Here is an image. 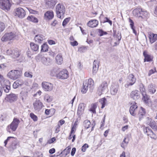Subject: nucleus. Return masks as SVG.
Returning <instances> with one entry per match:
<instances>
[{
  "mask_svg": "<svg viewBox=\"0 0 157 157\" xmlns=\"http://www.w3.org/2000/svg\"><path fill=\"white\" fill-rule=\"evenodd\" d=\"M44 100L48 102H50L52 101V97L50 96L48 94H46L44 97Z\"/></svg>",
  "mask_w": 157,
  "mask_h": 157,
  "instance_id": "44",
  "label": "nucleus"
},
{
  "mask_svg": "<svg viewBox=\"0 0 157 157\" xmlns=\"http://www.w3.org/2000/svg\"><path fill=\"white\" fill-rule=\"evenodd\" d=\"M136 104L135 102L131 103V105L130 108L129 112L132 116H135L137 113L138 107Z\"/></svg>",
  "mask_w": 157,
  "mask_h": 157,
  "instance_id": "12",
  "label": "nucleus"
},
{
  "mask_svg": "<svg viewBox=\"0 0 157 157\" xmlns=\"http://www.w3.org/2000/svg\"><path fill=\"white\" fill-rule=\"evenodd\" d=\"M9 101L10 102L16 101L17 98V96L15 94L12 93L8 95L7 96Z\"/></svg>",
  "mask_w": 157,
  "mask_h": 157,
  "instance_id": "28",
  "label": "nucleus"
},
{
  "mask_svg": "<svg viewBox=\"0 0 157 157\" xmlns=\"http://www.w3.org/2000/svg\"><path fill=\"white\" fill-rule=\"evenodd\" d=\"M142 100H144L146 104L149 105L151 103V101L148 96L146 94L144 95H142Z\"/></svg>",
  "mask_w": 157,
  "mask_h": 157,
  "instance_id": "32",
  "label": "nucleus"
},
{
  "mask_svg": "<svg viewBox=\"0 0 157 157\" xmlns=\"http://www.w3.org/2000/svg\"><path fill=\"white\" fill-rule=\"evenodd\" d=\"M57 69L56 68H53L51 71L50 75L52 76H57Z\"/></svg>",
  "mask_w": 157,
  "mask_h": 157,
  "instance_id": "43",
  "label": "nucleus"
},
{
  "mask_svg": "<svg viewBox=\"0 0 157 157\" xmlns=\"http://www.w3.org/2000/svg\"><path fill=\"white\" fill-rule=\"evenodd\" d=\"M105 20H104L103 22H108L109 24L110 25H112V21L110 20L107 17H105Z\"/></svg>",
  "mask_w": 157,
  "mask_h": 157,
  "instance_id": "55",
  "label": "nucleus"
},
{
  "mask_svg": "<svg viewBox=\"0 0 157 157\" xmlns=\"http://www.w3.org/2000/svg\"><path fill=\"white\" fill-rule=\"evenodd\" d=\"M143 55L144 57V62L146 61L150 62L152 61L153 59L152 56L148 54L146 51H144L143 53Z\"/></svg>",
  "mask_w": 157,
  "mask_h": 157,
  "instance_id": "19",
  "label": "nucleus"
},
{
  "mask_svg": "<svg viewBox=\"0 0 157 157\" xmlns=\"http://www.w3.org/2000/svg\"><path fill=\"white\" fill-rule=\"evenodd\" d=\"M44 39V36L41 34H38L36 35L34 37V40L35 41L40 44L42 43V42Z\"/></svg>",
  "mask_w": 157,
  "mask_h": 157,
  "instance_id": "25",
  "label": "nucleus"
},
{
  "mask_svg": "<svg viewBox=\"0 0 157 157\" xmlns=\"http://www.w3.org/2000/svg\"><path fill=\"white\" fill-rule=\"evenodd\" d=\"M35 110H39L44 106L42 103L39 100H36L33 104Z\"/></svg>",
  "mask_w": 157,
  "mask_h": 157,
  "instance_id": "17",
  "label": "nucleus"
},
{
  "mask_svg": "<svg viewBox=\"0 0 157 157\" xmlns=\"http://www.w3.org/2000/svg\"><path fill=\"white\" fill-rule=\"evenodd\" d=\"M19 86V85H18V82L17 80L14 82L13 84V87L14 88H17Z\"/></svg>",
  "mask_w": 157,
  "mask_h": 157,
  "instance_id": "64",
  "label": "nucleus"
},
{
  "mask_svg": "<svg viewBox=\"0 0 157 157\" xmlns=\"http://www.w3.org/2000/svg\"><path fill=\"white\" fill-rule=\"evenodd\" d=\"M129 22L130 23V24L131 28L133 30V33H134L136 35V32L135 30V27H134V23L133 21L130 19H129Z\"/></svg>",
  "mask_w": 157,
  "mask_h": 157,
  "instance_id": "40",
  "label": "nucleus"
},
{
  "mask_svg": "<svg viewBox=\"0 0 157 157\" xmlns=\"http://www.w3.org/2000/svg\"><path fill=\"white\" fill-rule=\"evenodd\" d=\"M26 8L28 10L30 13L34 14H36L38 13V12L36 10H32V9L28 7H26Z\"/></svg>",
  "mask_w": 157,
  "mask_h": 157,
  "instance_id": "54",
  "label": "nucleus"
},
{
  "mask_svg": "<svg viewBox=\"0 0 157 157\" xmlns=\"http://www.w3.org/2000/svg\"><path fill=\"white\" fill-rule=\"evenodd\" d=\"M30 46L31 49L34 51H37L39 49V45L33 42L30 43Z\"/></svg>",
  "mask_w": 157,
  "mask_h": 157,
  "instance_id": "33",
  "label": "nucleus"
},
{
  "mask_svg": "<svg viewBox=\"0 0 157 157\" xmlns=\"http://www.w3.org/2000/svg\"><path fill=\"white\" fill-rule=\"evenodd\" d=\"M18 82V85L20 86H23V82L24 81H23L22 80H17Z\"/></svg>",
  "mask_w": 157,
  "mask_h": 157,
  "instance_id": "60",
  "label": "nucleus"
},
{
  "mask_svg": "<svg viewBox=\"0 0 157 157\" xmlns=\"http://www.w3.org/2000/svg\"><path fill=\"white\" fill-rule=\"evenodd\" d=\"M97 107V105L96 104H93L91 106V108L90 109V111H92L93 113H96L95 109Z\"/></svg>",
  "mask_w": 157,
  "mask_h": 157,
  "instance_id": "47",
  "label": "nucleus"
},
{
  "mask_svg": "<svg viewBox=\"0 0 157 157\" xmlns=\"http://www.w3.org/2000/svg\"><path fill=\"white\" fill-rule=\"evenodd\" d=\"M54 13L52 11H47L44 14V17L45 19L51 20L54 17Z\"/></svg>",
  "mask_w": 157,
  "mask_h": 157,
  "instance_id": "21",
  "label": "nucleus"
},
{
  "mask_svg": "<svg viewBox=\"0 0 157 157\" xmlns=\"http://www.w3.org/2000/svg\"><path fill=\"white\" fill-rule=\"evenodd\" d=\"M98 24V21L96 20H91L89 21L87 24L89 27L94 28L96 27Z\"/></svg>",
  "mask_w": 157,
  "mask_h": 157,
  "instance_id": "24",
  "label": "nucleus"
},
{
  "mask_svg": "<svg viewBox=\"0 0 157 157\" xmlns=\"http://www.w3.org/2000/svg\"><path fill=\"white\" fill-rule=\"evenodd\" d=\"M14 32H10L5 33L2 37L1 40L3 42H6L13 40L16 36Z\"/></svg>",
  "mask_w": 157,
  "mask_h": 157,
  "instance_id": "8",
  "label": "nucleus"
},
{
  "mask_svg": "<svg viewBox=\"0 0 157 157\" xmlns=\"http://www.w3.org/2000/svg\"><path fill=\"white\" fill-rule=\"evenodd\" d=\"M87 50L86 47L82 46L78 48V51L80 52H85Z\"/></svg>",
  "mask_w": 157,
  "mask_h": 157,
  "instance_id": "53",
  "label": "nucleus"
},
{
  "mask_svg": "<svg viewBox=\"0 0 157 157\" xmlns=\"http://www.w3.org/2000/svg\"><path fill=\"white\" fill-rule=\"evenodd\" d=\"M11 4L9 0H0V7L1 9L6 11L10 10Z\"/></svg>",
  "mask_w": 157,
  "mask_h": 157,
  "instance_id": "7",
  "label": "nucleus"
},
{
  "mask_svg": "<svg viewBox=\"0 0 157 157\" xmlns=\"http://www.w3.org/2000/svg\"><path fill=\"white\" fill-rule=\"evenodd\" d=\"M140 90L141 93L142 95H144L146 94L145 90L143 85L142 84H141L140 85Z\"/></svg>",
  "mask_w": 157,
  "mask_h": 157,
  "instance_id": "45",
  "label": "nucleus"
},
{
  "mask_svg": "<svg viewBox=\"0 0 157 157\" xmlns=\"http://www.w3.org/2000/svg\"><path fill=\"white\" fill-rule=\"evenodd\" d=\"M3 90L5 92L8 93L10 89V82L8 80H6L4 81V83H1Z\"/></svg>",
  "mask_w": 157,
  "mask_h": 157,
  "instance_id": "16",
  "label": "nucleus"
},
{
  "mask_svg": "<svg viewBox=\"0 0 157 157\" xmlns=\"http://www.w3.org/2000/svg\"><path fill=\"white\" fill-rule=\"evenodd\" d=\"M94 81L92 78L85 80L83 83L81 92L83 94L86 93L88 89L89 86L90 89L92 90L94 88Z\"/></svg>",
  "mask_w": 157,
  "mask_h": 157,
  "instance_id": "2",
  "label": "nucleus"
},
{
  "mask_svg": "<svg viewBox=\"0 0 157 157\" xmlns=\"http://www.w3.org/2000/svg\"><path fill=\"white\" fill-rule=\"evenodd\" d=\"M5 28V25L4 24L0 22V33L2 32L4 29Z\"/></svg>",
  "mask_w": 157,
  "mask_h": 157,
  "instance_id": "52",
  "label": "nucleus"
},
{
  "mask_svg": "<svg viewBox=\"0 0 157 157\" xmlns=\"http://www.w3.org/2000/svg\"><path fill=\"white\" fill-rule=\"evenodd\" d=\"M108 83L106 81L102 82L98 88V94L101 95V94L107 93L109 90L108 88Z\"/></svg>",
  "mask_w": 157,
  "mask_h": 157,
  "instance_id": "6",
  "label": "nucleus"
},
{
  "mask_svg": "<svg viewBox=\"0 0 157 157\" xmlns=\"http://www.w3.org/2000/svg\"><path fill=\"white\" fill-rule=\"evenodd\" d=\"M20 122V121L19 119L14 118L13 122L7 128V131L9 132H11V130L12 131H15Z\"/></svg>",
  "mask_w": 157,
  "mask_h": 157,
  "instance_id": "5",
  "label": "nucleus"
},
{
  "mask_svg": "<svg viewBox=\"0 0 157 157\" xmlns=\"http://www.w3.org/2000/svg\"><path fill=\"white\" fill-rule=\"evenodd\" d=\"M136 81V78L132 74L129 75L127 79V83L125 85V87H128L130 86L133 85Z\"/></svg>",
  "mask_w": 157,
  "mask_h": 157,
  "instance_id": "9",
  "label": "nucleus"
},
{
  "mask_svg": "<svg viewBox=\"0 0 157 157\" xmlns=\"http://www.w3.org/2000/svg\"><path fill=\"white\" fill-rule=\"evenodd\" d=\"M85 104L83 103H80L78 106L77 114L78 116H80L83 113L85 109Z\"/></svg>",
  "mask_w": 157,
  "mask_h": 157,
  "instance_id": "23",
  "label": "nucleus"
},
{
  "mask_svg": "<svg viewBox=\"0 0 157 157\" xmlns=\"http://www.w3.org/2000/svg\"><path fill=\"white\" fill-rule=\"evenodd\" d=\"M13 53L12 57L13 58H16L19 57L20 55L19 52L17 49L13 50Z\"/></svg>",
  "mask_w": 157,
  "mask_h": 157,
  "instance_id": "37",
  "label": "nucleus"
},
{
  "mask_svg": "<svg viewBox=\"0 0 157 157\" xmlns=\"http://www.w3.org/2000/svg\"><path fill=\"white\" fill-rule=\"evenodd\" d=\"M56 3V0H46V5L49 8L54 7Z\"/></svg>",
  "mask_w": 157,
  "mask_h": 157,
  "instance_id": "30",
  "label": "nucleus"
},
{
  "mask_svg": "<svg viewBox=\"0 0 157 157\" xmlns=\"http://www.w3.org/2000/svg\"><path fill=\"white\" fill-rule=\"evenodd\" d=\"M149 38L150 43L152 44L157 40V34L152 33H149Z\"/></svg>",
  "mask_w": 157,
  "mask_h": 157,
  "instance_id": "20",
  "label": "nucleus"
},
{
  "mask_svg": "<svg viewBox=\"0 0 157 157\" xmlns=\"http://www.w3.org/2000/svg\"><path fill=\"white\" fill-rule=\"evenodd\" d=\"M129 141V139L128 137H125L121 145V147L123 148H124L128 144Z\"/></svg>",
  "mask_w": 157,
  "mask_h": 157,
  "instance_id": "39",
  "label": "nucleus"
},
{
  "mask_svg": "<svg viewBox=\"0 0 157 157\" xmlns=\"http://www.w3.org/2000/svg\"><path fill=\"white\" fill-rule=\"evenodd\" d=\"M99 62L98 60H95L93 63V73L95 74L98 71L99 67Z\"/></svg>",
  "mask_w": 157,
  "mask_h": 157,
  "instance_id": "26",
  "label": "nucleus"
},
{
  "mask_svg": "<svg viewBox=\"0 0 157 157\" xmlns=\"http://www.w3.org/2000/svg\"><path fill=\"white\" fill-rule=\"evenodd\" d=\"M88 145L87 144H85L82 147V150L83 152H85L87 148L88 147Z\"/></svg>",
  "mask_w": 157,
  "mask_h": 157,
  "instance_id": "56",
  "label": "nucleus"
},
{
  "mask_svg": "<svg viewBox=\"0 0 157 157\" xmlns=\"http://www.w3.org/2000/svg\"><path fill=\"white\" fill-rule=\"evenodd\" d=\"M130 97L135 100H136L139 98L140 95L138 91L136 90L132 91L130 94Z\"/></svg>",
  "mask_w": 157,
  "mask_h": 157,
  "instance_id": "18",
  "label": "nucleus"
},
{
  "mask_svg": "<svg viewBox=\"0 0 157 157\" xmlns=\"http://www.w3.org/2000/svg\"><path fill=\"white\" fill-rule=\"evenodd\" d=\"M148 124L154 130L156 131L157 130V127L155 125V123L154 121H152L151 123L148 122Z\"/></svg>",
  "mask_w": 157,
  "mask_h": 157,
  "instance_id": "41",
  "label": "nucleus"
},
{
  "mask_svg": "<svg viewBox=\"0 0 157 157\" xmlns=\"http://www.w3.org/2000/svg\"><path fill=\"white\" fill-rule=\"evenodd\" d=\"M58 78L61 79H65L67 78L68 77V71L65 69L60 71L57 75Z\"/></svg>",
  "mask_w": 157,
  "mask_h": 157,
  "instance_id": "13",
  "label": "nucleus"
},
{
  "mask_svg": "<svg viewBox=\"0 0 157 157\" xmlns=\"http://www.w3.org/2000/svg\"><path fill=\"white\" fill-rule=\"evenodd\" d=\"M55 140L56 138L55 137H53L48 141L47 143L49 144H51L53 143Z\"/></svg>",
  "mask_w": 157,
  "mask_h": 157,
  "instance_id": "61",
  "label": "nucleus"
},
{
  "mask_svg": "<svg viewBox=\"0 0 157 157\" xmlns=\"http://www.w3.org/2000/svg\"><path fill=\"white\" fill-rule=\"evenodd\" d=\"M119 85L117 83H113L112 84L110 88L111 94L114 95L117 93Z\"/></svg>",
  "mask_w": 157,
  "mask_h": 157,
  "instance_id": "14",
  "label": "nucleus"
},
{
  "mask_svg": "<svg viewBox=\"0 0 157 157\" xmlns=\"http://www.w3.org/2000/svg\"><path fill=\"white\" fill-rule=\"evenodd\" d=\"M156 70L155 69H151L150 70L148 73V75L150 76L152 74L154 73L155 72Z\"/></svg>",
  "mask_w": 157,
  "mask_h": 157,
  "instance_id": "59",
  "label": "nucleus"
},
{
  "mask_svg": "<svg viewBox=\"0 0 157 157\" xmlns=\"http://www.w3.org/2000/svg\"><path fill=\"white\" fill-rule=\"evenodd\" d=\"M48 45L46 43H44L43 45L41 46V51L42 52H46L48 51Z\"/></svg>",
  "mask_w": 157,
  "mask_h": 157,
  "instance_id": "42",
  "label": "nucleus"
},
{
  "mask_svg": "<svg viewBox=\"0 0 157 157\" xmlns=\"http://www.w3.org/2000/svg\"><path fill=\"white\" fill-rule=\"evenodd\" d=\"M12 138H13V137L12 136L8 137L7 139L5 141L4 143L5 144V147H6V145L8 141L10 140V139H12Z\"/></svg>",
  "mask_w": 157,
  "mask_h": 157,
  "instance_id": "58",
  "label": "nucleus"
},
{
  "mask_svg": "<svg viewBox=\"0 0 157 157\" xmlns=\"http://www.w3.org/2000/svg\"><path fill=\"white\" fill-rule=\"evenodd\" d=\"M90 123L88 120H86L84 122V125L86 129H88L90 126Z\"/></svg>",
  "mask_w": 157,
  "mask_h": 157,
  "instance_id": "46",
  "label": "nucleus"
},
{
  "mask_svg": "<svg viewBox=\"0 0 157 157\" xmlns=\"http://www.w3.org/2000/svg\"><path fill=\"white\" fill-rule=\"evenodd\" d=\"M15 13L16 15L21 18H23L25 15V10L21 7L17 8L16 9Z\"/></svg>",
  "mask_w": 157,
  "mask_h": 157,
  "instance_id": "15",
  "label": "nucleus"
},
{
  "mask_svg": "<svg viewBox=\"0 0 157 157\" xmlns=\"http://www.w3.org/2000/svg\"><path fill=\"white\" fill-rule=\"evenodd\" d=\"M11 140V143L10 145L9 148L10 150H14L17 148V141L16 139L13 137Z\"/></svg>",
  "mask_w": 157,
  "mask_h": 157,
  "instance_id": "22",
  "label": "nucleus"
},
{
  "mask_svg": "<svg viewBox=\"0 0 157 157\" xmlns=\"http://www.w3.org/2000/svg\"><path fill=\"white\" fill-rule=\"evenodd\" d=\"M56 12L57 17L63 19L64 17L65 12V7L62 3L58 4L56 7Z\"/></svg>",
  "mask_w": 157,
  "mask_h": 157,
  "instance_id": "3",
  "label": "nucleus"
},
{
  "mask_svg": "<svg viewBox=\"0 0 157 157\" xmlns=\"http://www.w3.org/2000/svg\"><path fill=\"white\" fill-rule=\"evenodd\" d=\"M152 106L153 107H157V99L154 100L152 104Z\"/></svg>",
  "mask_w": 157,
  "mask_h": 157,
  "instance_id": "63",
  "label": "nucleus"
},
{
  "mask_svg": "<svg viewBox=\"0 0 157 157\" xmlns=\"http://www.w3.org/2000/svg\"><path fill=\"white\" fill-rule=\"evenodd\" d=\"M99 102L102 105L101 108L103 109L106 104L107 100L105 98H102L99 99Z\"/></svg>",
  "mask_w": 157,
  "mask_h": 157,
  "instance_id": "35",
  "label": "nucleus"
},
{
  "mask_svg": "<svg viewBox=\"0 0 157 157\" xmlns=\"http://www.w3.org/2000/svg\"><path fill=\"white\" fill-rule=\"evenodd\" d=\"M30 116L34 121H36L37 120V117L33 113H30Z\"/></svg>",
  "mask_w": 157,
  "mask_h": 157,
  "instance_id": "51",
  "label": "nucleus"
},
{
  "mask_svg": "<svg viewBox=\"0 0 157 157\" xmlns=\"http://www.w3.org/2000/svg\"><path fill=\"white\" fill-rule=\"evenodd\" d=\"M13 51V50L11 49H8L6 53L8 55H11L12 56Z\"/></svg>",
  "mask_w": 157,
  "mask_h": 157,
  "instance_id": "57",
  "label": "nucleus"
},
{
  "mask_svg": "<svg viewBox=\"0 0 157 157\" xmlns=\"http://www.w3.org/2000/svg\"><path fill=\"white\" fill-rule=\"evenodd\" d=\"M148 90L149 92L151 94H154L156 91L155 86L152 84H151L149 85L148 87Z\"/></svg>",
  "mask_w": 157,
  "mask_h": 157,
  "instance_id": "34",
  "label": "nucleus"
},
{
  "mask_svg": "<svg viewBox=\"0 0 157 157\" xmlns=\"http://www.w3.org/2000/svg\"><path fill=\"white\" fill-rule=\"evenodd\" d=\"M70 151L71 147H68L62 152L61 154H62L63 155H64L65 156H66L68 154L70 153Z\"/></svg>",
  "mask_w": 157,
  "mask_h": 157,
  "instance_id": "36",
  "label": "nucleus"
},
{
  "mask_svg": "<svg viewBox=\"0 0 157 157\" xmlns=\"http://www.w3.org/2000/svg\"><path fill=\"white\" fill-rule=\"evenodd\" d=\"M133 15L142 20H145L148 17L149 13L146 10L141 8H136L133 11Z\"/></svg>",
  "mask_w": 157,
  "mask_h": 157,
  "instance_id": "1",
  "label": "nucleus"
},
{
  "mask_svg": "<svg viewBox=\"0 0 157 157\" xmlns=\"http://www.w3.org/2000/svg\"><path fill=\"white\" fill-rule=\"evenodd\" d=\"M56 62L58 64H61L63 62L62 55L61 54H58L56 57Z\"/></svg>",
  "mask_w": 157,
  "mask_h": 157,
  "instance_id": "29",
  "label": "nucleus"
},
{
  "mask_svg": "<svg viewBox=\"0 0 157 157\" xmlns=\"http://www.w3.org/2000/svg\"><path fill=\"white\" fill-rule=\"evenodd\" d=\"M143 129L144 133L146 134L148 136H149L152 139H156V135L149 128L144 127Z\"/></svg>",
  "mask_w": 157,
  "mask_h": 157,
  "instance_id": "11",
  "label": "nucleus"
},
{
  "mask_svg": "<svg viewBox=\"0 0 157 157\" xmlns=\"http://www.w3.org/2000/svg\"><path fill=\"white\" fill-rule=\"evenodd\" d=\"M22 75L21 71L18 70H11L7 74V76L11 79L15 80L20 78Z\"/></svg>",
  "mask_w": 157,
  "mask_h": 157,
  "instance_id": "4",
  "label": "nucleus"
},
{
  "mask_svg": "<svg viewBox=\"0 0 157 157\" xmlns=\"http://www.w3.org/2000/svg\"><path fill=\"white\" fill-rule=\"evenodd\" d=\"M146 113L145 109L144 108L141 107L140 109L139 110L138 115L140 120L143 117Z\"/></svg>",
  "mask_w": 157,
  "mask_h": 157,
  "instance_id": "31",
  "label": "nucleus"
},
{
  "mask_svg": "<svg viewBox=\"0 0 157 157\" xmlns=\"http://www.w3.org/2000/svg\"><path fill=\"white\" fill-rule=\"evenodd\" d=\"M24 76L26 77L32 78L33 77L32 73L28 71L25 72L24 74Z\"/></svg>",
  "mask_w": 157,
  "mask_h": 157,
  "instance_id": "48",
  "label": "nucleus"
},
{
  "mask_svg": "<svg viewBox=\"0 0 157 157\" xmlns=\"http://www.w3.org/2000/svg\"><path fill=\"white\" fill-rule=\"evenodd\" d=\"M56 129L55 131V133H57L59 131V128H60V125H59V124L58 125L56 126Z\"/></svg>",
  "mask_w": 157,
  "mask_h": 157,
  "instance_id": "62",
  "label": "nucleus"
},
{
  "mask_svg": "<svg viewBox=\"0 0 157 157\" xmlns=\"http://www.w3.org/2000/svg\"><path fill=\"white\" fill-rule=\"evenodd\" d=\"M27 19L34 23H37L38 22V19L32 16H28L27 17Z\"/></svg>",
  "mask_w": 157,
  "mask_h": 157,
  "instance_id": "38",
  "label": "nucleus"
},
{
  "mask_svg": "<svg viewBox=\"0 0 157 157\" xmlns=\"http://www.w3.org/2000/svg\"><path fill=\"white\" fill-rule=\"evenodd\" d=\"M41 61L44 64L48 65L51 63L52 60L49 58L43 57L42 58Z\"/></svg>",
  "mask_w": 157,
  "mask_h": 157,
  "instance_id": "27",
  "label": "nucleus"
},
{
  "mask_svg": "<svg viewBox=\"0 0 157 157\" xmlns=\"http://www.w3.org/2000/svg\"><path fill=\"white\" fill-rule=\"evenodd\" d=\"M70 19L71 18L70 17L67 18L66 19H65L63 22V26H65L70 21Z\"/></svg>",
  "mask_w": 157,
  "mask_h": 157,
  "instance_id": "49",
  "label": "nucleus"
},
{
  "mask_svg": "<svg viewBox=\"0 0 157 157\" xmlns=\"http://www.w3.org/2000/svg\"><path fill=\"white\" fill-rule=\"evenodd\" d=\"M98 30L99 35L100 36H102L103 35L107 34V33L106 32L103 31L102 29H99Z\"/></svg>",
  "mask_w": 157,
  "mask_h": 157,
  "instance_id": "50",
  "label": "nucleus"
},
{
  "mask_svg": "<svg viewBox=\"0 0 157 157\" xmlns=\"http://www.w3.org/2000/svg\"><path fill=\"white\" fill-rule=\"evenodd\" d=\"M42 86L44 91H50L52 90L53 85L50 83L46 82H43L42 83Z\"/></svg>",
  "mask_w": 157,
  "mask_h": 157,
  "instance_id": "10",
  "label": "nucleus"
}]
</instances>
